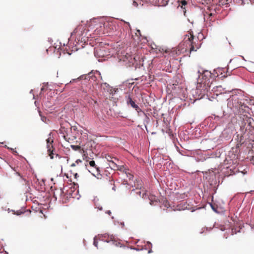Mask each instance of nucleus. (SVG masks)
Segmentation results:
<instances>
[{"instance_id": "nucleus-1", "label": "nucleus", "mask_w": 254, "mask_h": 254, "mask_svg": "<svg viewBox=\"0 0 254 254\" xmlns=\"http://www.w3.org/2000/svg\"><path fill=\"white\" fill-rule=\"evenodd\" d=\"M87 35V30H86L85 26L82 24L78 25L71 33V36H75L78 41H85L84 38H88Z\"/></svg>"}, {"instance_id": "nucleus-2", "label": "nucleus", "mask_w": 254, "mask_h": 254, "mask_svg": "<svg viewBox=\"0 0 254 254\" xmlns=\"http://www.w3.org/2000/svg\"><path fill=\"white\" fill-rule=\"evenodd\" d=\"M89 165L90 167L89 171L98 179H101L102 175L100 173V169L97 166L95 161L93 160L89 161Z\"/></svg>"}, {"instance_id": "nucleus-3", "label": "nucleus", "mask_w": 254, "mask_h": 254, "mask_svg": "<svg viewBox=\"0 0 254 254\" xmlns=\"http://www.w3.org/2000/svg\"><path fill=\"white\" fill-rule=\"evenodd\" d=\"M120 60L125 62H127L129 65L133 64L136 61L135 58L133 57L131 54L127 53H122V55L120 56Z\"/></svg>"}, {"instance_id": "nucleus-4", "label": "nucleus", "mask_w": 254, "mask_h": 254, "mask_svg": "<svg viewBox=\"0 0 254 254\" xmlns=\"http://www.w3.org/2000/svg\"><path fill=\"white\" fill-rule=\"evenodd\" d=\"M115 160L117 161V162H112L111 164V169L114 170H119L123 173H127V171H128V169H127L124 165H121V161L117 158H115Z\"/></svg>"}, {"instance_id": "nucleus-5", "label": "nucleus", "mask_w": 254, "mask_h": 254, "mask_svg": "<svg viewBox=\"0 0 254 254\" xmlns=\"http://www.w3.org/2000/svg\"><path fill=\"white\" fill-rule=\"evenodd\" d=\"M201 76L204 84L209 87L212 83V81H210L212 76L211 72L208 70H205L203 72Z\"/></svg>"}, {"instance_id": "nucleus-6", "label": "nucleus", "mask_w": 254, "mask_h": 254, "mask_svg": "<svg viewBox=\"0 0 254 254\" xmlns=\"http://www.w3.org/2000/svg\"><path fill=\"white\" fill-rule=\"evenodd\" d=\"M47 142V151L49 153V155L51 159H53L54 157V147L53 145V139L50 136L46 139Z\"/></svg>"}, {"instance_id": "nucleus-7", "label": "nucleus", "mask_w": 254, "mask_h": 254, "mask_svg": "<svg viewBox=\"0 0 254 254\" xmlns=\"http://www.w3.org/2000/svg\"><path fill=\"white\" fill-rule=\"evenodd\" d=\"M232 100L233 107L237 110L243 109V107L245 108L246 107L244 103L242 102V100L238 98L234 97L232 98Z\"/></svg>"}, {"instance_id": "nucleus-8", "label": "nucleus", "mask_w": 254, "mask_h": 254, "mask_svg": "<svg viewBox=\"0 0 254 254\" xmlns=\"http://www.w3.org/2000/svg\"><path fill=\"white\" fill-rule=\"evenodd\" d=\"M104 30L102 32V34H108L111 33V30H113V26L112 24L108 22L104 23L103 24Z\"/></svg>"}, {"instance_id": "nucleus-9", "label": "nucleus", "mask_w": 254, "mask_h": 254, "mask_svg": "<svg viewBox=\"0 0 254 254\" xmlns=\"http://www.w3.org/2000/svg\"><path fill=\"white\" fill-rule=\"evenodd\" d=\"M126 101L128 106L130 105L132 108L134 109L137 105L136 104L134 101L132 100L130 95L126 96Z\"/></svg>"}, {"instance_id": "nucleus-10", "label": "nucleus", "mask_w": 254, "mask_h": 254, "mask_svg": "<svg viewBox=\"0 0 254 254\" xmlns=\"http://www.w3.org/2000/svg\"><path fill=\"white\" fill-rule=\"evenodd\" d=\"M194 38V36L192 34H190V37L188 38L189 41L191 43V47L190 48V52L191 51H196L197 49L199 48V46H194V43L192 42Z\"/></svg>"}, {"instance_id": "nucleus-11", "label": "nucleus", "mask_w": 254, "mask_h": 254, "mask_svg": "<svg viewBox=\"0 0 254 254\" xmlns=\"http://www.w3.org/2000/svg\"><path fill=\"white\" fill-rule=\"evenodd\" d=\"M162 0H145V1L155 5H160L165 4V3L162 2Z\"/></svg>"}, {"instance_id": "nucleus-12", "label": "nucleus", "mask_w": 254, "mask_h": 254, "mask_svg": "<svg viewBox=\"0 0 254 254\" xmlns=\"http://www.w3.org/2000/svg\"><path fill=\"white\" fill-rule=\"evenodd\" d=\"M187 5V1L186 0H182L180 1L179 3V6L181 7L182 9H183V12L184 15L186 16V6Z\"/></svg>"}, {"instance_id": "nucleus-13", "label": "nucleus", "mask_w": 254, "mask_h": 254, "mask_svg": "<svg viewBox=\"0 0 254 254\" xmlns=\"http://www.w3.org/2000/svg\"><path fill=\"white\" fill-rule=\"evenodd\" d=\"M115 157H112L111 155H109V154H107L105 156V158L107 160V161L109 162V166L110 167V168H111V164H112V162H117V161H116L115 160Z\"/></svg>"}, {"instance_id": "nucleus-14", "label": "nucleus", "mask_w": 254, "mask_h": 254, "mask_svg": "<svg viewBox=\"0 0 254 254\" xmlns=\"http://www.w3.org/2000/svg\"><path fill=\"white\" fill-rule=\"evenodd\" d=\"M70 147L73 150L75 151H78L81 153L83 151V149L81 148V147L79 145H71Z\"/></svg>"}, {"instance_id": "nucleus-15", "label": "nucleus", "mask_w": 254, "mask_h": 254, "mask_svg": "<svg viewBox=\"0 0 254 254\" xmlns=\"http://www.w3.org/2000/svg\"><path fill=\"white\" fill-rule=\"evenodd\" d=\"M136 185H135L136 190H140L142 187V182L137 181L136 182Z\"/></svg>"}, {"instance_id": "nucleus-16", "label": "nucleus", "mask_w": 254, "mask_h": 254, "mask_svg": "<svg viewBox=\"0 0 254 254\" xmlns=\"http://www.w3.org/2000/svg\"><path fill=\"white\" fill-rule=\"evenodd\" d=\"M138 190V191H136V193L138 195H139L140 197H142V198H143L144 195H146V192H142L140 190Z\"/></svg>"}, {"instance_id": "nucleus-17", "label": "nucleus", "mask_w": 254, "mask_h": 254, "mask_svg": "<svg viewBox=\"0 0 254 254\" xmlns=\"http://www.w3.org/2000/svg\"><path fill=\"white\" fill-rule=\"evenodd\" d=\"M125 174H126V175H127V177H128V179H129V180H131V179H133V176L132 174H130V173L128 172V171H127V173H125Z\"/></svg>"}, {"instance_id": "nucleus-18", "label": "nucleus", "mask_w": 254, "mask_h": 254, "mask_svg": "<svg viewBox=\"0 0 254 254\" xmlns=\"http://www.w3.org/2000/svg\"><path fill=\"white\" fill-rule=\"evenodd\" d=\"M112 242H113V244L115 245L117 247H118V246L121 247L122 246L121 244L119 242H118L116 241H113Z\"/></svg>"}, {"instance_id": "nucleus-19", "label": "nucleus", "mask_w": 254, "mask_h": 254, "mask_svg": "<svg viewBox=\"0 0 254 254\" xmlns=\"http://www.w3.org/2000/svg\"><path fill=\"white\" fill-rule=\"evenodd\" d=\"M134 109L136 111V112L139 114L140 112H143L142 110L138 107L137 105Z\"/></svg>"}, {"instance_id": "nucleus-20", "label": "nucleus", "mask_w": 254, "mask_h": 254, "mask_svg": "<svg viewBox=\"0 0 254 254\" xmlns=\"http://www.w3.org/2000/svg\"><path fill=\"white\" fill-rule=\"evenodd\" d=\"M97 243H98V242H97V241H96V239H94V243H93V244H94V245L95 247H97Z\"/></svg>"}, {"instance_id": "nucleus-21", "label": "nucleus", "mask_w": 254, "mask_h": 254, "mask_svg": "<svg viewBox=\"0 0 254 254\" xmlns=\"http://www.w3.org/2000/svg\"><path fill=\"white\" fill-rule=\"evenodd\" d=\"M64 139L66 141H68V142H69V138H68L67 139V136H65V135L64 136Z\"/></svg>"}, {"instance_id": "nucleus-22", "label": "nucleus", "mask_w": 254, "mask_h": 254, "mask_svg": "<svg viewBox=\"0 0 254 254\" xmlns=\"http://www.w3.org/2000/svg\"><path fill=\"white\" fill-rule=\"evenodd\" d=\"M133 4L135 6H137L138 5V4L135 1H134L133 2Z\"/></svg>"}, {"instance_id": "nucleus-23", "label": "nucleus", "mask_w": 254, "mask_h": 254, "mask_svg": "<svg viewBox=\"0 0 254 254\" xmlns=\"http://www.w3.org/2000/svg\"><path fill=\"white\" fill-rule=\"evenodd\" d=\"M81 161H81L80 159H77V160L76 161V162H76L77 164H78L79 163L81 162Z\"/></svg>"}, {"instance_id": "nucleus-24", "label": "nucleus", "mask_w": 254, "mask_h": 254, "mask_svg": "<svg viewBox=\"0 0 254 254\" xmlns=\"http://www.w3.org/2000/svg\"><path fill=\"white\" fill-rule=\"evenodd\" d=\"M150 205H153V204H154V201H153V200H150Z\"/></svg>"}, {"instance_id": "nucleus-25", "label": "nucleus", "mask_w": 254, "mask_h": 254, "mask_svg": "<svg viewBox=\"0 0 254 254\" xmlns=\"http://www.w3.org/2000/svg\"><path fill=\"white\" fill-rule=\"evenodd\" d=\"M252 162L254 164V156H253L252 159L251 160Z\"/></svg>"}, {"instance_id": "nucleus-26", "label": "nucleus", "mask_w": 254, "mask_h": 254, "mask_svg": "<svg viewBox=\"0 0 254 254\" xmlns=\"http://www.w3.org/2000/svg\"><path fill=\"white\" fill-rule=\"evenodd\" d=\"M71 167H74V166H75V163H72V164L71 165Z\"/></svg>"}, {"instance_id": "nucleus-27", "label": "nucleus", "mask_w": 254, "mask_h": 254, "mask_svg": "<svg viewBox=\"0 0 254 254\" xmlns=\"http://www.w3.org/2000/svg\"><path fill=\"white\" fill-rule=\"evenodd\" d=\"M56 157H59V158H60V157L59 155H58V154H56Z\"/></svg>"}, {"instance_id": "nucleus-28", "label": "nucleus", "mask_w": 254, "mask_h": 254, "mask_svg": "<svg viewBox=\"0 0 254 254\" xmlns=\"http://www.w3.org/2000/svg\"><path fill=\"white\" fill-rule=\"evenodd\" d=\"M107 213H108V214H110L111 212H110V211H108L107 212Z\"/></svg>"}, {"instance_id": "nucleus-29", "label": "nucleus", "mask_w": 254, "mask_h": 254, "mask_svg": "<svg viewBox=\"0 0 254 254\" xmlns=\"http://www.w3.org/2000/svg\"><path fill=\"white\" fill-rule=\"evenodd\" d=\"M17 174H18V175L19 176H20V174H19V173H17Z\"/></svg>"}, {"instance_id": "nucleus-30", "label": "nucleus", "mask_w": 254, "mask_h": 254, "mask_svg": "<svg viewBox=\"0 0 254 254\" xmlns=\"http://www.w3.org/2000/svg\"><path fill=\"white\" fill-rule=\"evenodd\" d=\"M141 1H145V0H141Z\"/></svg>"}]
</instances>
